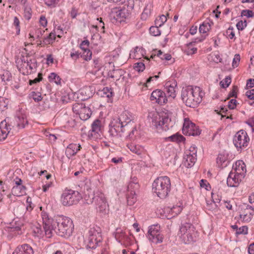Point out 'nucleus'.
I'll return each instance as SVG.
<instances>
[{
	"label": "nucleus",
	"mask_w": 254,
	"mask_h": 254,
	"mask_svg": "<svg viewBox=\"0 0 254 254\" xmlns=\"http://www.w3.org/2000/svg\"><path fill=\"white\" fill-rule=\"evenodd\" d=\"M244 178L243 174L241 176L236 172L231 171L227 178V184L230 187H237Z\"/></svg>",
	"instance_id": "nucleus-16"
},
{
	"label": "nucleus",
	"mask_w": 254,
	"mask_h": 254,
	"mask_svg": "<svg viewBox=\"0 0 254 254\" xmlns=\"http://www.w3.org/2000/svg\"><path fill=\"white\" fill-rule=\"evenodd\" d=\"M1 78L2 81H9L11 80L12 76L11 73L8 71H4L1 75Z\"/></svg>",
	"instance_id": "nucleus-45"
},
{
	"label": "nucleus",
	"mask_w": 254,
	"mask_h": 254,
	"mask_svg": "<svg viewBox=\"0 0 254 254\" xmlns=\"http://www.w3.org/2000/svg\"><path fill=\"white\" fill-rule=\"evenodd\" d=\"M254 209L250 205H247L243 213L240 214V218L244 222H250L253 216Z\"/></svg>",
	"instance_id": "nucleus-22"
},
{
	"label": "nucleus",
	"mask_w": 254,
	"mask_h": 254,
	"mask_svg": "<svg viewBox=\"0 0 254 254\" xmlns=\"http://www.w3.org/2000/svg\"><path fill=\"white\" fill-rule=\"evenodd\" d=\"M91 114L90 108L84 105L78 115L81 120L86 121L90 117Z\"/></svg>",
	"instance_id": "nucleus-29"
},
{
	"label": "nucleus",
	"mask_w": 254,
	"mask_h": 254,
	"mask_svg": "<svg viewBox=\"0 0 254 254\" xmlns=\"http://www.w3.org/2000/svg\"><path fill=\"white\" fill-rule=\"evenodd\" d=\"M218 205L213 201L206 200V208L210 211H215L217 209Z\"/></svg>",
	"instance_id": "nucleus-40"
},
{
	"label": "nucleus",
	"mask_w": 254,
	"mask_h": 254,
	"mask_svg": "<svg viewBox=\"0 0 254 254\" xmlns=\"http://www.w3.org/2000/svg\"><path fill=\"white\" fill-rule=\"evenodd\" d=\"M150 100L155 101L160 105H163L167 102L168 98L164 92L160 89H156L152 92Z\"/></svg>",
	"instance_id": "nucleus-15"
},
{
	"label": "nucleus",
	"mask_w": 254,
	"mask_h": 254,
	"mask_svg": "<svg viewBox=\"0 0 254 254\" xmlns=\"http://www.w3.org/2000/svg\"><path fill=\"white\" fill-rule=\"evenodd\" d=\"M26 187L25 186H13L11 192L15 196H20L25 193Z\"/></svg>",
	"instance_id": "nucleus-32"
},
{
	"label": "nucleus",
	"mask_w": 254,
	"mask_h": 254,
	"mask_svg": "<svg viewBox=\"0 0 254 254\" xmlns=\"http://www.w3.org/2000/svg\"><path fill=\"white\" fill-rule=\"evenodd\" d=\"M236 26L239 30H243L247 26V22L246 21L244 22L240 21L237 23Z\"/></svg>",
	"instance_id": "nucleus-53"
},
{
	"label": "nucleus",
	"mask_w": 254,
	"mask_h": 254,
	"mask_svg": "<svg viewBox=\"0 0 254 254\" xmlns=\"http://www.w3.org/2000/svg\"><path fill=\"white\" fill-rule=\"evenodd\" d=\"M137 179L133 178L127 186V202L128 205H133L136 200V191L138 190L139 185L136 181Z\"/></svg>",
	"instance_id": "nucleus-12"
},
{
	"label": "nucleus",
	"mask_w": 254,
	"mask_h": 254,
	"mask_svg": "<svg viewBox=\"0 0 254 254\" xmlns=\"http://www.w3.org/2000/svg\"><path fill=\"white\" fill-rule=\"evenodd\" d=\"M229 161L228 160L227 155L223 154H219L216 159V163L218 167L223 168L226 167Z\"/></svg>",
	"instance_id": "nucleus-27"
},
{
	"label": "nucleus",
	"mask_w": 254,
	"mask_h": 254,
	"mask_svg": "<svg viewBox=\"0 0 254 254\" xmlns=\"http://www.w3.org/2000/svg\"><path fill=\"white\" fill-rule=\"evenodd\" d=\"M92 52L90 50H87L83 52L81 57L85 61H89L92 58Z\"/></svg>",
	"instance_id": "nucleus-47"
},
{
	"label": "nucleus",
	"mask_w": 254,
	"mask_h": 254,
	"mask_svg": "<svg viewBox=\"0 0 254 254\" xmlns=\"http://www.w3.org/2000/svg\"><path fill=\"white\" fill-rule=\"evenodd\" d=\"M177 88V83L175 80H170L166 82L165 89L168 98L174 99L176 97Z\"/></svg>",
	"instance_id": "nucleus-17"
},
{
	"label": "nucleus",
	"mask_w": 254,
	"mask_h": 254,
	"mask_svg": "<svg viewBox=\"0 0 254 254\" xmlns=\"http://www.w3.org/2000/svg\"><path fill=\"white\" fill-rule=\"evenodd\" d=\"M246 95L251 100L254 99V89L248 90L246 93Z\"/></svg>",
	"instance_id": "nucleus-60"
},
{
	"label": "nucleus",
	"mask_w": 254,
	"mask_h": 254,
	"mask_svg": "<svg viewBox=\"0 0 254 254\" xmlns=\"http://www.w3.org/2000/svg\"><path fill=\"white\" fill-rule=\"evenodd\" d=\"M12 129L10 126H8L6 119L2 121L0 123V141L4 140Z\"/></svg>",
	"instance_id": "nucleus-18"
},
{
	"label": "nucleus",
	"mask_w": 254,
	"mask_h": 254,
	"mask_svg": "<svg viewBox=\"0 0 254 254\" xmlns=\"http://www.w3.org/2000/svg\"><path fill=\"white\" fill-rule=\"evenodd\" d=\"M167 21V17L164 15L160 16L155 21V25L158 27H161Z\"/></svg>",
	"instance_id": "nucleus-37"
},
{
	"label": "nucleus",
	"mask_w": 254,
	"mask_h": 254,
	"mask_svg": "<svg viewBox=\"0 0 254 254\" xmlns=\"http://www.w3.org/2000/svg\"><path fill=\"white\" fill-rule=\"evenodd\" d=\"M231 82V78L229 76H227L224 79L221 81L220 84L222 88H227L229 86Z\"/></svg>",
	"instance_id": "nucleus-44"
},
{
	"label": "nucleus",
	"mask_w": 254,
	"mask_h": 254,
	"mask_svg": "<svg viewBox=\"0 0 254 254\" xmlns=\"http://www.w3.org/2000/svg\"><path fill=\"white\" fill-rule=\"evenodd\" d=\"M205 39V36H201L200 37L196 38L194 40V41H192V42L189 43L188 44V46H190V45H192L194 43L201 42L203 41Z\"/></svg>",
	"instance_id": "nucleus-55"
},
{
	"label": "nucleus",
	"mask_w": 254,
	"mask_h": 254,
	"mask_svg": "<svg viewBox=\"0 0 254 254\" xmlns=\"http://www.w3.org/2000/svg\"><path fill=\"white\" fill-rule=\"evenodd\" d=\"M237 101L236 99H231L229 101L228 107L230 109H234L237 105Z\"/></svg>",
	"instance_id": "nucleus-56"
},
{
	"label": "nucleus",
	"mask_w": 254,
	"mask_h": 254,
	"mask_svg": "<svg viewBox=\"0 0 254 254\" xmlns=\"http://www.w3.org/2000/svg\"><path fill=\"white\" fill-rule=\"evenodd\" d=\"M212 23V22L210 21H204L199 26V31L200 33L203 34L207 33L210 29L211 24Z\"/></svg>",
	"instance_id": "nucleus-33"
},
{
	"label": "nucleus",
	"mask_w": 254,
	"mask_h": 254,
	"mask_svg": "<svg viewBox=\"0 0 254 254\" xmlns=\"http://www.w3.org/2000/svg\"><path fill=\"white\" fill-rule=\"evenodd\" d=\"M248 233V228L246 226H243L242 227H240L238 231H236V235H246Z\"/></svg>",
	"instance_id": "nucleus-49"
},
{
	"label": "nucleus",
	"mask_w": 254,
	"mask_h": 254,
	"mask_svg": "<svg viewBox=\"0 0 254 254\" xmlns=\"http://www.w3.org/2000/svg\"><path fill=\"white\" fill-rule=\"evenodd\" d=\"M134 68L138 72L143 71L145 69V65L143 63H136L134 64Z\"/></svg>",
	"instance_id": "nucleus-50"
},
{
	"label": "nucleus",
	"mask_w": 254,
	"mask_h": 254,
	"mask_svg": "<svg viewBox=\"0 0 254 254\" xmlns=\"http://www.w3.org/2000/svg\"><path fill=\"white\" fill-rule=\"evenodd\" d=\"M24 16L25 19L29 20L32 16V9L30 6L26 5L24 6Z\"/></svg>",
	"instance_id": "nucleus-39"
},
{
	"label": "nucleus",
	"mask_w": 254,
	"mask_h": 254,
	"mask_svg": "<svg viewBox=\"0 0 254 254\" xmlns=\"http://www.w3.org/2000/svg\"><path fill=\"white\" fill-rule=\"evenodd\" d=\"M29 97L32 98L35 102H38L43 99L41 94L40 92L32 91L29 94Z\"/></svg>",
	"instance_id": "nucleus-38"
},
{
	"label": "nucleus",
	"mask_w": 254,
	"mask_h": 254,
	"mask_svg": "<svg viewBox=\"0 0 254 254\" xmlns=\"http://www.w3.org/2000/svg\"><path fill=\"white\" fill-rule=\"evenodd\" d=\"M31 62V60H30V61H28V60H27V61H22V63L21 68H25L27 70V73H31L33 69V66H34V65H32Z\"/></svg>",
	"instance_id": "nucleus-35"
},
{
	"label": "nucleus",
	"mask_w": 254,
	"mask_h": 254,
	"mask_svg": "<svg viewBox=\"0 0 254 254\" xmlns=\"http://www.w3.org/2000/svg\"><path fill=\"white\" fill-rule=\"evenodd\" d=\"M183 208L180 205L174 206L172 208H166V211L169 212L168 215V217H173L179 214L182 211Z\"/></svg>",
	"instance_id": "nucleus-30"
},
{
	"label": "nucleus",
	"mask_w": 254,
	"mask_h": 254,
	"mask_svg": "<svg viewBox=\"0 0 254 254\" xmlns=\"http://www.w3.org/2000/svg\"><path fill=\"white\" fill-rule=\"evenodd\" d=\"M33 232L35 235L38 237H42L43 235V231L39 224H38L37 226H35L33 228Z\"/></svg>",
	"instance_id": "nucleus-42"
},
{
	"label": "nucleus",
	"mask_w": 254,
	"mask_h": 254,
	"mask_svg": "<svg viewBox=\"0 0 254 254\" xmlns=\"http://www.w3.org/2000/svg\"><path fill=\"white\" fill-rule=\"evenodd\" d=\"M43 228L47 238H51L56 233L61 237L68 238L70 236L74 230L72 220L63 215L58 216L54 220L50 217L46 212L41 213Z\"/></svg>",
	"instance_id": "nucleus-1"
},
{
	"label": "nucleus",
	"mask_w": 254,
	"mask_h": 254,
	"mask_svg": "<svg viewBox=\"0 0 254 254\" xmlns=\"http://www.w3.org/2000/svg\"><path fill=\"white\" fill-rule=\"evenodd\" d=\"M59 0H48L46 2V4L51 7H55L59 2Z\"/></svg>",
	"instance_id": "nucleus-57"
},
{
	"label": "nucleus",
	"mask_w": 254,
	"mask_h": 254,
	"mask_svg": "<svg viewBox=\"0 0 254 254\" xmlns=\"http://www.w3.org/2000/svg\"><path fill=\"white\" fill-rule=\"evenodd\" d=\"M34 252L31 246L24 244L17 247L12 254H33Z\"/></svg>",
	"instance_id": "nucleus-23"
},
{
	"label": "nucleus",
	"mask_w": 254,
	"mask_h": 254,
	"mask_svg": "<svg viewBox=\"0 0 254 254\" xmlns=\"http://www.w3.org/2000/svg\"><path fill=\"white\" fill-rule=\"evenodd\" d=\"M80 94L81 95H85L82 97V100H85L88 99L92 96V93L91 92V88L90 87H85L83 88L80 90Z\"/></svg>",
	"instance_id": "nucleus-34"
},
{
	"label": "nucleus",
	"mask_w": 254,
	"mask_h": 254,
	"mask_svg": "<svg viewBox=\"0 0 254 254\" xmlns=\"http://www.w3.org/2000/svg\"><path fill=\"white\" fill-rule=\"evenodd\" d=\"M92 128L91 132L88 133L89 137H92L93 135H96L100 131L101 121L99 120H96L92 124Z\"/></svg>",
	"instance_id": "nucleus-28"
},
{
	"label": "nucleus",
	"mask_w": 254,
	"mask_h": 254,
	"mask_svg": "<svg viewBox=\"0 0 254 254\" xmlns=\"http://www.w3.org/2000/svg\"><path fill=\"white\" fill-rule=\"evenodd\" d=\"M240 61V56L239 54H236L233 60L232 66L234 68L237 67L239 64Z\"/></svg>",
	"instance_id": "nucleus-52"
},
{
	"label": "nucleus",
	"mask_w": 254,
	"mask_h": 254,
	"mask_svg": "<svg viewBox=\"0 0 254 254\" xmlns=\"http://www.w3.org/2000/svg\"><path fill=\"white\" fill-rule=\"evenodd\" d=\"M183 131L185 134L189 136H196L200 133V130L198 127L194 123L187 119H185L184 121Z\"/></svg>",
	"instance_id": "nucleus-14"
},
{
	"label": "nucleus",
	"mask_w": 254,
	"mask_h": 254,
	"mask_svg": "<svg viewBox=\"0 0 254 254\" xmlns=\"http://www.w3.org/2000/svg\"><path fill=\"white\" fill-rule=\"evenodd\" d=\"M42 73H39L38 74V77L35 78L33 80H29V84L30 85H32L33 84H35V83H37L38 82H39L42 79Z\"/></svg>",
	"instance_id": "nucleus-54"
},
{
	"label": "nucleus",
	"mask_w": 254,
	"mask_h": 254,
	"mask_svg": "<svg viewBox=\"0 0 254 254\" xmlns=\"http://www.w3.org/2000/svg\"><path fill=\"white\" fill-rule=\"evenodd\" d=\"M238 88L237 86H233L232 90L229 93V97H237V91Z\"/></svg>",
	"instance_id": "nucleus-64"
},
{
	"label": "nucleus",
	"mask_w": 254,
	"mask_h": 254,
	"mask_svg": "<svg viewBox=\"0 0 254 254\" xmlns=\"http://www.w3.org/2000/svg\"><path fill=\"white\" fill-rule=\"evenodd\" d=\"M8 126H10L13 131L17 132L20 129L25 127V126L28 124V121L25 117L23 115H19L15 116L13 118H7Z\"/></svg>",
	"instance_id": "nucleus-9"
},
{
	"label": "nucleus",
	"mask_w": 254,
	"mask_h": 254,
	"mask_svg": "<svg viewBox=\"0 0 254 254\" xmlns=\"http://www.w3.org/2000/svg\"><path fill=\"white\" fill-rule=\"evenodd\" d=\"M84 104H79V103H75L73 105L72 110L74 113L76 114H79L80 112V110L83 107Z\"/></svg>",
	"instance_id": "nucleus-46"
},
{
	"label": "nucleus",
	"mask_w": 254,
	"mask_h": 254,
	"mask_svg": "<svg viewBox=\"0 0 254 254\" xmlns=\"http://www.w3.org/2000/svg\"><path fill=\"white\" fill-rule=\"evenodd\" d=\"M196 160V155H192L190 152L186 153V155L184 157V164L187 168L192 167Z\"/></svg>",
	"instance_id": "nucleus-25"
},
{
	"label": "nucleus",
	"mask_w": 254,
	"mask_h": 254,
	"mask_svg": "<svg viewBox=\"0 0 254 254\" xmlns=\"http://www.w3.org/2000/svg\"><path fill=\"white\" fill-rule=\"evenodd\" d=\"M55 39V35L54 34L51 33L49 34V36L46 38H45V40L46 41L45 42H48L49 44L50 43L51 41L53 40H54Z\"/></svg>",
	"instance_id": "nucleus-63"
},
{
	"label": "nucleus",
	"mask_w": 254,
	"mask_h": 254,
	"mask_svg": "<svg viewBox=\"0 0 254 254\" xmlns=\"http://www.w3.org/2000/svg\"><path fill=\"white\" fill-rule=\"evenodd\" d=\"M242 15L244 16H246L247 17H252L253 16V12L251 10L246 9L243 10L242 11Z\"/></svg>",
	"instance_id": "nucleus-58"
},
{
	"label": "nucleus",
	"mask_w": 254,
	"mask_h": 254,
	"mask_svg": "<svg viewBox=\"0 0 254 254\" xmlns=\"http://www.w3.org/2000/svg\"><path fill=\"white\" fill-rule=\"evenodd\" d=\"M159 27L156 26H151L149 29V32L151 35L153 36H159L161 34V31L159 29Z\"/></svg>",
	"instance_id": "nucleus-43"
},
{
	"label": "nucleus",
	"mask_w": 254,
	"mask_h": 254,
	"mask_svg": "<svg viewBox=\"0 0 254 254\" xmlns=\"http://www.w3.org/2000/svg\"><path fill=\"white\" fill-rule=\"evenodd\" d=\"M220 112H221V115L222 116V117H226V115H227L226 119H230L231 120L233 119V118L231 115H230V116H228L229 112L228 110L226 108L224 107H221L220 109Z\"/></svg>",
	"instance_id": "nucleus-48"
},
{
	"label": "nucleus",
	"mask_w": 254,
	"mask_h": 254,
	"mask_svg": "<svg viewBox=\"0 0 254 254\" xmlns=\"http://www.w3.org/2000/svg\"><path fill=\"white\" fill-rule=\"evenodd\" d=\"M233 170H234V172L241 176L243 174L244 177L246 173V166L242 160H238L236 162L235 165H233Z\"/></svg>",
	"instance_id": "nucleus-21"
},
{
	"label": "nucleus",
	"mask_w": 254,
	"mask_h": 254,
	"mask_svg": "<svg viewBox=\"0 0 254 254\" xmlns=\"http://www.w3.org/2000/svg\"><path fill=\"white\" fill-rule=\"evenodd\" d=\"M181 238L185 244H189L196 241L197 233L194 226L190 223H185L180 229Z\"/></svg>",
	"instance_id": "nucleus-5"
},
{
	"label": "nucleus",
	"mask_w": 254,
	"mask_h": 254,
	"mask_svg": "<svg viewBox=\"0 0 254 254\" xmlns=\"http://www.w3.org/2000/svg\"><path fill=\"white\" fill-rule=\"evenodd\" d=\"M114 235L116 240L121 245H125L126 242H128L130 240L129 237L121 228H117Z\"/></svg>",
	"instance_id": "nucleus-20"
},
{
	"label": "nucleus",
	"mask_w": 254,
	"mask_h": 254,
	"mask_svg": "<svg viewBox=\"0 0 254 254\" xmlns=\"http://www.w3.org/2000/svg\"><path fill=\"white\" fill-rule=\"evenodd\" d=\"M49 79L51 82H54L58 85L61 84V78L56 73H51L49 76Z\"/></svg>",
	"instance_id": "nucleus-36"
},
{
	"label": "nucleus",
	"mask_w": 254,
	"mask_h": 254,
	"mask_svg": "<svg viewBox=\"0 0 254 254\" xmlns=\"http://www.w3.org/2000/svg\"><path fill=\"white\" fill-rule=\"evenodd\" d=\"M221 197H219L218 195L214 194V193H212V201L214 202L216 204L218 203L221 201Z\"/></svg>",
	"instance_id": "nucleus-62"
},
{
	"label": "nucleus",
	"mask_w": 254,
	"mask_h": 254,
	"mask_svg": "<svg viewBox=\"0 0 254 254\" xmlns=\"http://www.w3.org/2000/svg\"><path fill=\"white\" fill-rule=\"evenodd\" d=\"M81 193L71 190H65L61 197V201L64 206H70L77 203L82 198Z\"/></svg>",
	"instance_id": "nucleus-6"
},
{
	"label": "nucleus",
	"mask_w": 254,
	"mask_h": 254,
	"mask_svg": "<svg viewBox=\"0 0 254 254\" xmlns=\"http://www.w3.org/2000/svg\"><path fill=\"white\" fill-rule=\"evenodd\" d=\"M152 5L151 3H147L141 14L140 18L143 21L146 20L150 16L152 10Z\"/></svg>",
	"instance_id": "nucleus-31"
},
{
	"label": "nucleus",
	"mask_w": 254,
	"mask_h": 254,
	"mask_svg": "<svg viewBox=\"0 0 254 254\" xmlns=\"http://www.w3.org/2000/svg\"><path fill=\"white\" fill-rule=\"evenodd\" d=\"M102 240L101 228L98 226L90 228L88 231V246L91 249H95Z\"/></svg>",
	"instance_id": "nucleus-7"
},
{
	"label": "nucleus",
	"mask_w": 254,
	"mask_h": 254,
	"mask_svg": "<svg viewBox=\"0 0 254 254\" xmlns=\"http://www.w3.org/2000/svg\"><path fill=\"white\" fill-rule=\"evenodd\" d=\"M203 95L200 87L188 86L183 88L181 98L187 106L195 108L202 101Z\"/></svg>",
	"instance_id": "nucleus-3"
},
{
	"label": "nucleus",
	"mask_w": 254,
	"mask_h": 254,
	"mask_svg": "<svg viewBox=\"0 0 254 254\" xmlns=\"http://www.w3.org/2000/svg\"><path fill=\"white\" fill-rule=\"evenodd\" d=\"M103 91L104 94H105L108 98H110L113 96V93L111 89H109L108 87H106L104 89Z\"/></svg>",
	"instance_id": "nucleus-61"
},
{
	"label": "nucleus",
	"mask_w": 254,
	"mask_h": 254,
	"mask_svg": "<svg viewBox=\"0 0 254 254\" xmlns=\"http://www.w3.org/2000/svg\"><path fill=\"white\" fill-rule=\"evenodd\" d=\"M130 16L129 10L126 9V7L124 6L121 9H116L114 17L117 21L120 22L124 21V19L127 18Z\"/></svg>",
	"instance_id": "nucleus-19"
},
{
	"label": "nucleus",
	"mask_w": 254,
	"mask_h": 254,
	"mask_svg": "<svg viewBox=\"0 0 254 254\" xmlns=\"http://www.w3.org/2000/svg\"><path fill=\"white\" fill-rule=\"evenodd\" d=\"M89 42L88 40L83 41L80 45V47L84 52L89 49Z\"/></svg>",
	"instance_id": "nucleus-51"
},
{
	"label": "nucleus",
	"mask_w": 254,
	"mask_h": 254,
	"mask_svg": "<svg viewBox=\"0 0 254 254\" xmlns=\"http://www.w3.org/2000/svg\"><path fill=\"white\" fill-rule=\"evenodd\" d=\"M147 237L149 240L155 244L161 243L163 241V236L160 232V227L153 225L149 227Z\"/></svg>",
	"instance_id": "nucleus-13"
},
{
	"label": "nucleus",
	"mask_w": 254,
	"mask_h": 254,
	"mask_svg": "<svg viewBox=\"0 0 254 254\" xmlns=\"http://www.w3.org/2000/svg\"><path fill=\"white\" fill-rule=\"evenodd\" d=\"M152 124L157 128H160L166 130L169 129L171 120L166 114L154 113L152 117Z\"/></svg>",
	"instance_id": "nucleus-8"
},
{
	"label": "nucleus",
	"mask_w": 254,
	"mask_h": 254,
	"mask_svg": "<svg viewBox=\"0 0 254 254\" xmlns=\"http://www.w3.org/2000/svg\"><path fill=\"white\" fill-rule=\"evenodd\" d=\"M168 139L176 142H181L185 140V137L182 135H178L177 134H174L168 137Z\"/></svg>",
	"instance_id": "nucleus-41"
},
{
	"label": "nucleus",
	"mask_w": 254,
	"mask_h": 254,
	"mask_svg": "<svg viewBox=\"0 0 254 254\" xmlns=\"http://www.w3.org/2000/svg\"><path fill=\"white\" fill-rule=\"evenodd\" d=\"M131 114L128 111H123L118 118L114 119L109 125V133L112 137H122L128 131L129 124L132 120Z\"/></svg>",
	"instance_id": "nucleus-2"
},
{
	"label": "nucleus",
	"mask_w": 254,
	"mask_h": 254,
	"mask_svg": "<svg viewBox=\"0 0 254 254\" xmlns=\"http://www.w3.org/2000/svg\"><path fill=\"white\" fill-rule=\"evenodd\" d=\"M81 148L79 144L71 143L68 145L65 149V154L68 158L75 155Z\"/></svg>",
	"instance_id": "nucleus-24"
},
{
	"label": "nucleus",
	"mask_w": 254,
	"mask_h": 254,
	"mask_svg": "<svg viewBox=\"0 0 254 254\" xmlns=\"http://www.w3.org/2000/svg\"><path fill=\"white\" fill-rule=\"evenodd\" d=\"M85 201L86 203L88 204L94 202L96 208L98 209L100 212H103L105 211L108 207V204L104 194L102 193H98L95 196L92 195L91 199H88L85 198Z\"/></svg>",
	"instance_id": "nucleus-10"
},
{
	"label": "nucleus",
	"mask_w": 254,
	"mask_h": 254,
	"mask_svg": "<svg viewBox=\"0 0 254 254\" xmlns=\"http://www.w3.org/2000/svg\"><path fill=\"white\" fill-rule=\"evenodd\" d=\"M250 138L246 131L241 130L235 134L233 143L239 151V149L246 148L249 144Z\"/></svg>",
	"instance_id": "nucleus-11"
},
{
	"label": "nucleus",
	"mask_w": 254,
	"mask_h": 254,
	"mask_svg": "<svg viewBox=\"0 0 254 254\" xmlns=\"http://www.w3.org/2000/svg\"><path fill=\"white\" fill-rule=\"evenodd\" d=\"M127 147L132 153L137 155H141L144 151V149L143 146L139 144H135L134 143L128 144L127 145Z\"/></svg>",
	"instance_id": "nucleus-26"
},
{
	"label": "nucleus",
	"mask_w": 254,
	"mask_h": 254,
	"mask_svg": "<svg viewBox=\"0 0 254 254\" xmlns=\"http://www.w3.org/2000/svg\"><path fill=\"white\" fill-rule=\"evenodd\" d=\"M171 181L167 176H161L156 178L152 184V190L157 196L165 198L171 190Z\"/></svg>",
	"instance_id": "nucleus-4"
},
{
	"label": "nucleus",
	"mask_w": 254,
	"mask_h": 254,
	"mask_svg": "<svg viewBox=\"0 0 254 254\" xmlns=\"http://www.w3.org/2000/svg\"><path fill=\"white\" fill-rule=\"evenodd\" d=\"M7 106V104L3 98L0 97V110L3 111Z\"/></svg>",
	"instance_id": "nucleus-59"
}]
</instances>
